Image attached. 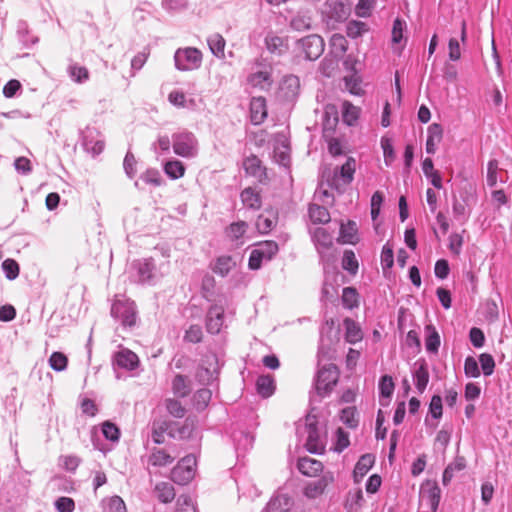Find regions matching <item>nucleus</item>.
<instances>
[{"mask_svg":"<svg viewBox=\"0 0 512 512\" xmlns=\"http://www.w3.org/2000/svg\"><path fill=\"white\" fill-rule=\"evenodd\" d=\"M241 201L243 205L252 210H259L262 206V197L260 191H257L253 187L245 188L241 192Z\"/></svg>","mask_w":512,"mask_h":512,"instance_id":"nucleus-21","label":"nucleus"},{"mask_svg":"<svg viewBox=\"0 0 512 512\" xmlns=\"http://www.w3.org/2000/svg\"><path fill=\"white\" fill-rule=\"evenodd\" d=\"M69 75L78 83L86 81L89 77L88 70L85 67L78 65H72L69 67Z\"/></svg>","mask_w":512,"mask_h":512,"instance_id":"nucleus-57","label":"nucleus"},{"mask_svg":"<svg viewBox=\"0 0 512 512\" xmlns=\"http://www.w3.org/2000/svg\"><path fill=\"white\" fill-rule=\"evenodd\" d=\"M309 217L314 224H326L331 220L328 209L318 204L309 206Z\"/></svg>","mask_w":512,"mask_h":512,"instance_id":"nucleus-28","label":"nucleus"},{"mask_svg":"<svg viewBox=\"0 0 512 512\" xmlns=\"http://www.w3.org/2000/svg\"><path fill=\"white\" fill-rule=\"evenodd\" d=\"M334 482V476L331 472H327L315 481L306 483L303 488V494L308 499H316L322 496L327 487Z\"/></svg>","mask_w":512,"mask_h":512,"instance_id":"nucleus-10","label":"nucleus"},{"mask_svg":"<svg viewBox=\"0 0 512 512\" xmlns=\"http://www.w3.org/2000/svg\"><path fill=\"white\" fill-rule=\"evenodd\" d=\"M166 409L169 414L176 418L184 417L186 412L185 407L181 404V402L175 399L166 400Z\"/></svg>","mask_w":512,"mask_h":512,"instance_id":"nucleus-54","label":"nucleus"},{"mask_svg":"<svg viewBox=\"0 0 512 512\" xmlns=\"http://www.w3.org/2000/svg\"><path fill=\"white\" fill-rule=\"evenodd\" d=\"M340 371L335 364H327L317 371L315 390L321 397L329 395L337 385Z\"/></svg>","mask_w":512,"mask_h":512,"instance_id":"nucleus-1","label":"nucleus"},{"mask_svg":"<svg viewBox=\"0 0 512 512\" xmlns=\"http://www.w3.org/2000/svg\"><path fill=\"white\" fill-rule=\"evenodd\" d=\"M421 495L423 499H427L431 507V510L433 512H436L440 502V489L438 488V486L435 484L429 486L428 489L422 491Z\"/></svg>","mask_w":512,"mask_h":512,"instance_id":"nucleus-35","label":"nucleus"},{"mask_svg":"<svg viewBox=\"0 0 512 512\" xmlns=\"http://www.w3.org/2000/svg\"><path fill=\"white\" fill-rule=\"evenodd\" d=\"M165 173L172 179H178L184 176L185 167L181 161H168L164 166Z\"/></svg>","mask_w":512,"mask_h":512,"instance_id":"nucleus-42","label":"nucleus"},{"mask_svg":"<svg viewBox=\"0 0 512 512\" xmlns=\"http://www.w3.org/2000/svg\"><path fill=\"white\" fill-rule=\"evenodd\" d=\"M297 45L308 60L318 59L324 52L325 46L323 38L315 34L300 39Z\"/></svg>","mask_w":512,"mask_h":512,"instance_id":"nucleus-6","label":"nucleus"},{"mask_svg":"<svg viewBox=\"0 0 512 512\" xmlns=\"http://www.w3.org/2000/svg\"><path fill=\"white\" fill-rule=\"evenodd\" d=\"M278 223V213L273 209H267L256 220L255 226L260 234H268Z\"/></svg>","mask_w":512,"mask_h":512,"instance_id":"nucleus-14","label":"nucleus"},{"mask_svg":"<svg viewBox=\"0 0 512 512\" xmlns=\"http://www.w3.org/2000/svg\"><path fill=\"white\" fill-rule=\"evenodd\" d=\"M443 129L438 123H433L428 127V137L426 141V152L434 154L438 144L442 141Z\"/></svg>","mask_w":512,"mask_h":512,"instance_id":"nucleus-20","label":"nucleus"},{"mask_svg":"<svg viewBox=\"0 0 512 512\" xmlns=\"http://www.w3.org/2000/svg\"><path fill=\"white\" fill-rule=\"evenodd\" d=\"M103 512H126V505L119 496H112L102 500Z\"/></svg>","mask_w":512,"mask_h":512,"instance_id":"nucleus-31","label":"nucleus"},{"mask_svg":"<svg viewBox=\"0 0 512 512\" xmlns=\"http://www.w3.org/2000/svg\"><path fill=\"white\" fill-rule=\"evenodd\" d=\"M266 99L264 97H253L250 102V118L254 125L263 123L267 117Z\"/></svg>","mask_w":512,"mask_h":512,"instance_id":"nucleus-15","label":"nucleus"},{"mask_svg":"<svg viewBox=\"0 0 512 512\" xmlns=\"http://www.w3.org/2000/svg\"><path fill=\"white\" fill-rule=\"evenodd\" d=\"M336 444L335 451L342 452L345 448H347L350 444L349 435L342 428H338L336 431Z\"/></svg>","mask_w":512,"mask_h":512,"instance_id":"nucleus-61","label":"nucleus"},{"mask_svg":"<svg viewBox=\"0 0 512 512\" xmlns=\"http://www.w3.org/2000/svg\"><path fill=\"white\" fill-rule=\"evenodd\" d=\"M415 385L419 393H423L429 382V371L424 360L419 362V367L414 373Z\"/></svg>","mask_w":512,"mask_h":512,"instance_id":"nucleus-27","label":"nucleus"},{"mask_svg":"<svg viewBox=\"0 0 512 512\" xmlns=\"http://www.w3.org/2000/svg\"><path fill=\"white\" fill-rule=\"evenodd\" d=\"M479 362L481 365V369L485 376H490L493 374L495 369V361L491 354L482 353L479 356Z\"/></svg>","mask_w":512,"mask_h":512,"instance_id":"nucleus-52","label":"nucleus"},{"mask_svg":"<svg viewBox=\"0 0 512 512\" xmlns=\"http://www.w3.org/2000/svg\"><path fill=\"white\" fill-rule=\"evenodd\" d=\"M195 468V456L187 455L172 469L171 480L179 485L188 484L195 476Z\"/></svg>","mask_w":512,"mask_h":512,"instance_id":"nucleus-3","label":"nucleus"},{"mask_svg":"<svg viewBox=\"0 0 512 512\" xmlns=\"http://www.w3.org/2000/svg\"><path fill=\"white\" fill-rule=\"evenodd\" d=\"M2 269L9 280H14L19 275V265L13 259H6L2 262Z\"/></svg>","mask_w":512,"mask_h":512,"instance_id":"nucleus-53","label":"nucleus"},{"mask_svg":"<svg viewBox=\"0 0 512 512\" xmlns=\"http://www.w3.org/2000/svg\"><path fill=\"white\" fill-rule=\"evenodd\" d=\"M467 207L468 202L466 199L459 200L455 198L452 205L453 215L459 219L464 218L467 212Z\"/></svg>","mask_w":512,"mask_h":512,"instance_id":"nucleus-63","label":"nucleus"},{"mask_svg":"<svg viewBox=\"0 0 512 512\" xmlns=\"http://www.w3.org/2000/svg\"><path fill=\"white\" fill-rule=\"evenodd\" d=\"M224 309L219 305L210 307L206 317V328L211 334H218L223 325Z\"/></svg>","mask_w":512,"mask_h":512,"instance_id":"nucleus-13","label":"nucleus"},{"mask_svg":"<svg viewBox=\"0 0 512 512\" xmlns=\"http://www.w3.org/2000/svg\"><path fill=\"white\" fill-rule=\"evenodd\" d=\"M342 267L344 270L349 271L351 274H356L358 270V261L353 251L346 250L344 252Z\"/></svg>","mask_w":512,"mask_h":512,"instance_id":"nucleus-49","label":"nucleus"},{"mask_svg":"<svg viewBox=\"0 0 512 512\" xmlns=\"http://www.w3.org/2000/svg\"><path fill=\"white\" fill-rule=\"evenodd\" d=\"M255 246L256 248L251 251L248 263L252 270L259 269L263 260H271L279 251L278 244L272 240L259 242Z\"/></svg>","mask_w":512,"mask_h":512,"instance_id":"nucleus-2","label":"nucleus"},{"mask_svg":"<svg viewBox=\"0 0 512 512\" xmlns=\"http://www.w3.org/2000/svg\"><path fill=\"white\" fill-rule=\"evenodd\" d=\"M357 239V225L354 221H348L346 224H341L340 240L342 243L355 244Z\"/></svg>","mask_w":512,"mask_h":512,"instance_id":"nucleus-29","label":"nucleus"},{"mask_svg":"<svg viewBox=\"0 0 512 512\" xmlns=\"http://www.w3.org/2000/svg\"><path fill=\"white\" fill-rule=\"evenodd\" d=\"M345 327V340L350 344H355L363 339V332L359 324L351 318H345L343 321Z\"/></svg>","mask_w":512,"mask_h":512,"instance_id":"nucleus-23","label":"nucleus"},{"mask_svg":"<svg viewBox=\"0 0 512 512\" xmlns=\"http://www.w3.org/2000/svg\"><path fill=\"white\" fill-rule=\"evenodd\" d=\"M173 150L181 157H192L196 153V139L192 133L183 132L174 135Z\"/></svg>","mask_w":512,"mask_h":512,"instance_id":"nucleus-8","label":"nucleus"},{"mask_svg":"<svg viewBox=\"0 0 512 512\" xmlns=\"http://www.w3.org/2000/svg\"><path fill=\"white\" fill-rule=\"evenodd\" d=\"M111 315L115 319L120 320V326L116 328V334L118 337H121L124 340V336L122 332H126V327L128 324V304L124 300H115L111 307Z\"/></svg>","mask_w":512,"mask_h":512,"instance_id":"nucleus-12","label":"nucleus"},{"mask_svg":"<svg viewBox=\"0 0 512 512\" xmlns=\"http://www.w3.org/2000/svg\"><path fill=\"white\" fill-rule=\"evenodd\" d=\"M356 170V161L353 157H348L346 162L340 167L336 168L332 179L327 176V181L330 182L331 187L340 189L342 186L349 185L354 179Z\"/></svg>","mask_w":512,"mask_h":512,"instance_id":"nucleus-5","label":"nucleus"},{"mask_svg":"<svg viewBox=\"0 0 512 512\" xmlns=\"http://www.w3.org/2000/svg\"><path fill=\"white\" fill-rule=\"evenodd\" d=\"M118 351L112 356V367L117 379H125L128 371V349L122 342L117 343Z\"/></svg>","mask_w":512,"mask_h":512,"instance_id":"nucleus-11","label":"nucleus"},{"mask_svg":"<svg viewBox=\"0 0 512 512\" xmlns=\"http://www.w3.org/2000/svg\"><path fill=\"white\" fill-rule=\"evenodd\" d=\"M330 45L332 53L336 58L342 57L348 48V42L346 38L341 34H334L330 39Z\"/></svg>","mask_w":512,"mask_h":512,"instance_id":"nucleus-33","label":"nucleus"},{"mask_svg":"<svg viewBox=\"0 0 512 512\" xmlns=\"http://www.w3.org/2000/svg\"><path fill=\"white\" fill-rule=\"evenodd\" d=\"M470 341L474 347L480 348L484 345L485 336L480 328L473 327L469 333Z\"/></svg>","mask_w":512,"mask_h":512,"instance_id":"nucleus-64","label":"nucleus"},{"mask_svg":"<svg viewBox=\"0 0 512 512\" xmlns=\"http://www.w3.org/2000/svg\"><path fill=\"white\" fill-rule=\"evenodd\" d=\"M203 339V331L200 325L194 324L189 326L185 331L184 340L189 343H200Z\"/></svg>","mask_w":512,"mask_h":512,"instance_id":"nucleus-50","label":"nucleus"},{"mask_svg":"<svg viewBox=\"0 0 512 512\" xmlns=\"http://www.w3.org/2000/svg\"><path fill=\"white\" fill-rule=\"evenodd\" d=\"M379 389L383 397L389 398L394 391V382L392 377L388 375L383 376L379 383Z\"/></svg>","mask_w":512,"mask_h":512,"instance_id":"nucleus-59","label":"nucleus"},{"mask_svg":"<svg viewBox=\"0 0 512 512\" xmlns=\"http://www.w3.org/2000/svg\"><path fill=\"white\" fill-rule=\"evenodd\" d=\"M257 391L263 397H269L274 392V380L270 376H260L256 382Z\"/></svg>","mask_w":512,"mask_h":512,"instance_id":"nucleus-39","label":"nucleus"},{"mask_svg":"<svg viewBox=\"0 0 512 512\" xmlns=\"http://www.w3.org/2000/svg\"><path fill=\"white\" fill-rule=\"evenodd\" d=\"M173 391L177 396H187L190 393V385L187 378L182 375H176L173 380Z\"/></svg>","mask_w":512,"mask_h":512,"instance_id":"nucleus-43","label":"nucleus"},{"mask_svg":"<svg viewBox=\"0 0 512 512\" xmlns=\"http://www.w3.org/2000/svg\"><path fill=\"white\" fill-rule=\"evenodd\" d=\"M55 508L58 512H73L75 502L70 497H60L55 501Z\"/></svg>","mask_w":512,"mask_h":512,"instance_id":"nucleus-62","label":"nucleus"},{"mask_svg":"<svg viewBox=\"0 0 512 512\" xmlns=\"http://www.w3.org/2000/svg\"><path fill=\"white\" fill-rule=\"evenodd\" d=\"M358 292L353 287H345L342 291V303L347 309H354L358 307Z\"/></svg>","mask_w":512,"mask_h":512,"instance_id":"nucleus-37","label":"nucleus"},{"mask_svg":"<svg viewBox=\"0 0 512 512\" xmlns=\"http://www.w3.org/2000/svg\"><path fill=\"white\" fill-rule=\"evenodd\" d=\"M426 330L429 332L425 340L426 349L429 352L436 353L440 346V336L432 325H428Z\"/></svg>","mask_w":512,"mask_h":512,"instance_id":"nucleus-41","label":"nucleus"},{"mask_svg":"<svg viewBox=\"0 0 512 512\" xmlns=\"http://www.w3.org/2000/svg\"><path fill=\"white\" fill-rule=\"evenodd\" d=\"M236 263L230 256H221L217 259L214 272L221 275L226 276L234 267Z\"/></svg>","mask_w":512,"mask_h":512,"instance_id":"nucleus-40","label":"nucleus"},{"mask_svg":"<svg viewBox=\"0 0 512 512\" xmlns=\"http://www.w3.org/2000/svg\"><path fill=\"white\" fill-rule=\"evenodd\" d=\"M375 462V457L372 454H364L360 457L355 465L353 476L355 482H360L361 479L369 472Z\"/></svg>","mask_w":512,"mask_h":512,"instance_id":"nucleus-24","label":"nucleus"},{"mask_svg":"<svg viewBox=\"0 0 512 512\" xmlns=\"http://www.w3.org/2000/svg\"><path fill=\"white\" fill-rule=\"evenodd\" d=\"M208 364V366H204L202 364L198 370L196 377L201 383L208 384L217 373V361L215 356H207L206 360L204 361Z\"/></svg>","mask_w":512,"mask_h":512,"instance_id":"nucleus-19","label":"nucleus"},{"mask_svg":"<svg viewBox=\"0 0 512 512\" xmlns=\"http://www.w3.org/2000/svg\"><path fill=\"white\" fill-rule=\"evenodd\" d=\"M343 120L348 125H353L359 117V109L348 101H345L342 106Z\"/></svg>","mask_w":512,"mask_h":512,"instance_id":"nucleus-44","label":"nucleus"},{"mask_svg":"<svg viewBox=\"0 0 512 512\" xmlns=\"http://www.w3.org/2000/svg\"><path fill=\"white\" fill-rule=\"evenodd\" d=\"M265 43L269 52L277 55L283 54L288 48L286 40L274 34H268Z\"/></svg>","mask_w":512,"mask_h":512,"instance_id":"nucleus-26","label":"nucleus"},{"mask_svg":"<svg viewBox=\"0 0 512 512\" xmlns=\"http://www.w3.org/2000/svg\"><path fill=\"white\" fill-rule=\"evenodd\" d=\"M464 372L467 377L478 378L480 376V369L474 357L469 356L465 359Z\"/></svg>","mask_w":512,"mask_h":512,"instance_id":"nucleus-56","label":"nucleus"},{"mask_svg":"<svg viewBox=\"0 0 512 512\" xmlns=\"http://www.w3.org/2000/svg\"><path fill=\"white\" fill-rule=\"evenodd\" d=\"M248 82L253 87H259L261 89L269 87L271 85V74L268 71H258L249 76Z\"/></svg>","mask_w":512,"mask_h":512,"instance_id":"nucleus-34","label":"nucleus"},{"mask_svg":"<svg viewBox=\"0 0 512 512\" xmlns=\"http://www.w3.org/2000/svg\"><path fill=\"white\" fill-rule=\"evenodd\" d=\"M274 158L276 162L287 167L290 164V148L287 144L282 143L281 146L274 148Z\"/></svg>","mask_w":512,"mask_h":512,"instance_id":"nucleus-45","label":"nucleus"},{"mask_svg":"<svg viewBox=\"0 0 512 512\" xmlns=\"http://www.w3.org/2000/svg\"><path fill=\"white\" fill-rule=\"evenodd\" d=\"M208 45L211 50V52L218 58H224L225 56V39L222 35L215 33L211 35L208 40Z\"/></svg>","mask_w":512,"mask_h":512,"instance_id":"nucleus-30","label":"nucleus"},{"mask_svg":"<svg viewBox=\"0 0 512 512\" xmlns=\"http://www.w3.org/2000/svg\"><path fill=\"white\" fill-rule=\"evenodd\" d=\"M211 396L212 393L209 389H199L193 396V404L196 410H204L208 406Z\"/></svg>","mask_w":512,"mask_h":512,"instance_id":"nucleus-38","label":"nucleus"},{"mask_svg":"<svg viewBox=\"0 0 512 512\" xmlns=\"http://www.w3.org/2000/svg\"><path fill=\"white\" fill-rule=\"evenodd\" d=\"M305 430L307 433V439L305 447L310 453L322 454L325 451V445L317 427V418L315 415L308 414L305 417Z\"/></svg>","mask_w":512,"mask_h":512,"instance_id":"nucleus-4","label":"nucleus"},{"mask_svg":"<svg viewBox=\"0 0 512 512\" xmlns=\"http://www.w3.org/2000/svg\"><path fill=\"white\" fill-rule=\"evenodd\" d=\"M314 238L318 244L323 247H330L333 243L331 234L324 228H317L314 231Z\"/></svg>","mask_w":512,"mask_h":512,"instance_id":"nucleus-58","label":"nucleus"},{"mask_svg":"<svg viewBox=\"0 0 512 512\" xmlns=\"http://www.w3.org/2000/svg\"><path fill=\"white\" fill-rule=\"evenodd\" d=\"M394 264V253H393V247L387 243L383 246L382 252H381V265L384 269H390L392 268Z\"/></svg>","mask_w":512,"mask_h":512,"instance_id":"nucleus-55","label":"nucleus"},{"mask_svg":"<svg viewBox=\"0 0 512 512\" xmlns=\"http://www.w3.org/2000/svg\"><path fill=\"white\" fill-rule=\"evenodd\" d=\"M368 30L367 25L361 21H350L346 26V34L350 38H357Z\"/></svg>","mask_w":512,"mask_h":512,"instance_id":"nucleus-47","label":"nucleus"},{"mask_svg":"<svg viewBox=\"0 0 512 512\" xmlns=\"http://www.w3.org/2000/svg\"><path fill=\"white\" fill-rule=\"evenodd\" d=\"M82 146L85 151L95 157L102 153L104 140L100 137V133L97 129L86 127V129L82 131Z\"/></svg>","mask_w":512,"mask_h":512,"instance_id":"nucleus-9","label":"nucleus"},{"mask_svg":"<svg viewBox=\"0 0 512 512\" xmlns=\"http://www.w3.org/2000/svg\"><path fill=\"white\" fill-rule=\"evenodd\" d=\"M247 229L248 224L245 221L233 222L226 228V235L230 240L235 241L240 239Z\"/></svg>","mask_w":512,"mask_h":512,"instance_id":"nucleus-36","label":"nucleus"},{"mask_svg":"<svg viewBox=\"0 0 512 512\" xmlns=\"http://www.w3.org/2000/svg\"><path fill=\"white\" fill-rule=\"evenodd\" d=\"M154 495L155 497L164 504L171 503L176 496L174 486L166 481H161L157 483L154 487Z\"/></svg>","mask_w":512,"mask_h":512,"instance_id":"nucleus-22","label":"nucleus"},{"mask_svg":"<svg viewBox=\"0 0 512 512\" xmlns=\"http://www.w3.org/2000/svg\"><path fill=\"white\" fill-rule=\"evenodd\" d=\"M300 88L299 79L296 76H287L285 77L282 85L281 91L283 92L286 98H293L298 94Z\"/></svg>","mask_w":512,"mask_h":512,"instance_id":"nucleus-32","label":"nucleus"},{"mask_svg":"<svg viewBox=\"0 0 512 512\" xmlns=\"http://www.w3.org/2000/svg\"><path fill=\"white\" fill-rule=\"evenodd\" d=\"M297 467L303 475L308 477H316L324 468L321 461L310 457L300 458Z\"/></svg>","mask_w":512,"mask_h":512,"instance_id":"nucleus-17","label":"nucleus"},{"mask_svg":"<svg viewBox=\"0 0 512 512\" xmlns=\"http://www.w3.org/2000/svg\"><path fill=\"white\" fill-rule=\"evenodd\" d=\"M507 180V173L499 167L497 160H490L487 164V184L494 187L498 182L505 183Z\"/></svg>","mask_w":512,"mask_h":512,"instance_id":"nucleus-18","label":"nucleus"},{"mask_svg":"<svg viewBox=\"0 0 512 512\" xmlns=\"http://www.w3.org/2000/svg\"><path fill=\"white\" fill-rule=\"evenodd\" d=\"M174 459L175 457L164 449L155 448L149 456L148 463L155 467H163L173 463Z\"/></svg>","mask_w":512,"mask_h":512,"instance_id":"nucleus-25","label":"nucleus"},{"mask_svg":"<svg viewBox=\"0 0 512 512\" xmlns=\"http://www.w3.org/2000/svg\"><path fill=\"white\" fill-rule=\"evenodd\" d=\"M195 427L196 419L193 417H187L182 426L178 429V435L181 438H189L192 435Z\"/></svg>","mask_w":512,"mask_h":512,"instance_id":"nucleus-60","label":"nucleus"},{"mask_svg":"<svg viewBox=\"0 0 512 512\" xmlns=\"http://www.w3.org/2000/svg\"><path fill=\"white\" fill-rule=\"evenodd\" d=\"M243 167L248 175L257 178L260 182L267 178L266 168L262 165L261 160L255 155L247 157L243 162Z\"/></svg>","mask_w":512,"mask_h":512,"instance_id":"nucleus-16","label":"nucleus"},{"mask_svg":"<svg viewBox=\"0 0 512 512\" xmlns=\"http://www.w3.org/2000/svg\"><path fill=\"white\" fill-rule=\"evenodd\" d=\"M68 358L62 352H53L49 358V365L55 371H63L66 369Z\"/></svg>","mask_w":512,"mask_h":512,"instance_id":"nucleus-46","label":"nucleus"},{"mask_svg":"<svg viewBox=\"0 0 512 512\" xmlns=\"http://www.w3.org/2000/svg\"><path fill=\"white\" fill-rule=\"evenodd\" d=\"M176 512H197L195 503L189 495L182 494L178 497Z\"/></svg>","mask_w":512,"mask_h":512,"instance_id":"nucleus-48","label":"nucleus"},{"mask_svg":"<svg viewBox=\"0 0 512 512\" xmlns=\"http://www.w3.org/2000/svg\"><path fill=\"white\" fill-rule=\"evenodd\" d=\"M102 433L107 440H110L112 442H117L120 437L119 428L110 421H105L102 424Z\"/></svg>","mask_w":512,"mask_h":512,"instance_id":"nucleus-51","label":"nucleus"},{"mask_svg":"<svg viewBox=\"0 0 512 512\" xmlns=\"http://www.w3.org/2000/svg\"><path fill=\"white\" fill-rule=\"evenodd\" d=\"M176 65L182 70H192L200 66L202 53L196 48L179 49L175 54Z\"/></svg>","mask_w":512,"mask_h":512,"instance_id":"nucleus-7","label":"nucleus"}]
</instances>
